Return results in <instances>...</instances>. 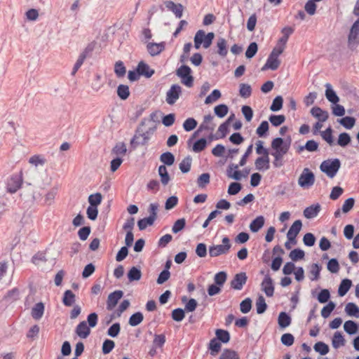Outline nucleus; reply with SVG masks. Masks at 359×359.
<instances>
[{
  "mask_svg": "<svg viewBox=\"0 0 359 359\" xmlns=\"http://www.w3.org/2000/svg\"><path fill=\"white\" fill-rule=\"evenodd\" d=\"M156 130V123L153 116L150 118H144L142 120L140 125L137 128L135 134L131 140L132 145H144L151 139V136Z\"/></svg>",
  "mask_w": 359,
  "mask_h": 359,
  "instance_id": "1",
  "label": "nucleus"
},
{
  "mask_svg": "<svg viewBox=\"0 0 359 359\" xmlns=\"http://www.w3.org/2000/svg\"><path fill=\"white\" fill-rule=\"evenodd\" d=\"M271 146V155L274 158L273 165L275 168H280L283 165V157L290 149V141L286 142L281 137H276L272 140Z\"/></svg>",
  "mask_w": 359,
  "mask_h": 359,
  "instance_id": "2",
  "label": "nucleus"
},
{
  "mask_svg": "<svg viewBox=\"0 0 359 359\" xmlns=\"http://www.w3.org/2000/svg\"><path fill=\"white\" fill-rule=\"evenodd\" d=\"M340 166L341 162L338 158L327 159L321 163L320 169L327 177L333 178L337 175Z\"/></svg>",
  "mask_w": 359,
  "mask_h": 359,
  "instance_id": "3",
  "label": "nucleus"
},
{
  "mask_svg": "<svg viewBox=\"0 0 359 359\" xmlns=\"http://www.w3.org/2000/svg\"><path fill=\"white\" fill-rule=\"evenodd\" d=\"M214 37L215 34L213 32H209L205 34L203 30H198L194 36V47L198 49L203 44L204 48H208L212 44Z\"/></svg>",
  "mask_w": 359,
  "mask_h": 359,
  "instance_id": "4",
  "label": "nucleus"
},
{
  "mask_svg": "<svg viewBox=\"0 0 359 359\" xmlns=\"http://www.w3.org/2000/svg\"><path fill=\"white\" fill-rule=\"evenodd\" d=\"M222 244L212 245L209 247V255L211 257H215L229 253L231 247L230 239L227 236H225L222 238Z\"/></svg>",
  "mask_w": 359,
  "mask_h": 359,
  "instance_id": "5",
  "label": "nucleus"
},
{
  "mask_svg": "<svg viewBox=\"0 0 359 359\" xmlns=\"http://www.w3.org/2000/svg\"><path fill=\"white\" fill-rule=\"evenodd\" d=\"M191 74V69L187 65H182L176 72L177 76L181 79L182 83L189 88L191 87L194 83V77Z\"/></svg>",
  "mask_w": 359,
  "mask_h": 359,
  "instance_id": "6",
  "label": "nucleus"
},
{
  "mask_svg": "<svg viewBox=\"0 0 359 359\" xmlns=\"http://www.w3.org/2000/svg\"><path fill=\"white\" fill-rule=\"evenodd\" d=\"M314 182V174L309 168H304L298 179V184L303 189H309Z\"/></svg>",
  "mask_w": 359,
  "mask_h": 359,
  "instance_id": "7",
  "label": "nucleus"
},
{
  "mask_svg": "<svg viewBox=\"0 0 359 359\" xmlns=\"http://www.w3.org/2000/svg\"><path fill=\"white\" fill-rule=\"evenodd\" d=\"M359 45V19L351 26L348 37V46L354 50Z\"/></svg>",
  "mask_w": 359,
  "mask_h": 359,
  "instance_id": "8",
  "label": "nucleus"
},
{
  "mask_svg": "<svg viewBox=\"0 0 359 359\" xmlns=\"http://www.w3.org/2000/svg\"><path fill=\"white\" fill-rule=\"evenodd\" d=\"M182 94V88L177 84H173L166 93V102L170 104H174Z\"/></svg>",
  "mask_w": 359,
  "mask_h": 359,
  "instance_id": "9",
  "label": "nucleus"
},
{
  "mask_svg": "<svg viewBox=\"0 0 359 359\" xmlns=\"http://www.w3.org/2000/svg\"><path fill=\"white\" fill-rule=\"evenodd\" d=\"M302 227V222L301 220H296L290 226L287 233V239H288L292 245L297 243L296 238L300 232Z\"/></svg>",
  "mask_w": 359,
  "mask_h": 359,
  "instance_id": "10",
  "label": "nucleus"
},
{
  "mask_svg": "<svg viewBox=\"0 0 359 359\" xmlns=\"http://www.w3.org/2000/svg\"><path fill=\"white\" fill-rule=\"evenodd\" d=\"M247 279L248 277L245 273L241 272L236 273L231 281V287L234 290H241L243 285H245Z\"/></svg>",
  "mask_w": 359,
  "mask_h": 359,
  "instance_id": "11",
  "label": "nucleus"
},
{
  "mask_svg": "<svg viewBox=\"0 0 359 359\" xmlns=\"http://www.w3.org/2000/svg\"><path fill=\"white\" fill-rule=\"evenodd\" d=\"M123 292L121 290H116L110 293L107 301V309L111 311L116 306L118 302L122 298Z\"/></svg>",
  "mask_w": 359,
  "mask_h": 359,
  "instance_id": "12",
  "label": "nucleus"
},
{
  "mask_svg": "<svg viewBox=\"0 0 359 359\" xmlns=\"http://www.w3.org/2000/svg\"><path fill=\"white\" fill-rule=\"evenodd\" d=\"M22 177L19 175H15L10 177L7 182V189L10 193L16 192L21 187Z\"/></svg>",
  "mask_w": 359,
  "mask_h": 359,
  "instance_id": "13",
  "label": "nucleus"
},
{
  "mask_svg": "<svg viewBox=\"0 0 359 359\" xmlns=\"http://www.w3.org/2000/svg\"><path fill=\"white\" fill-rule=\"evenodd\" d=\"M93 48L91 45H88L85 50L80 53L74 67L72 72V75H74L76 72L79 70V69L81 67V65L83 64L86 58L87 57L88 55L93 50Z\"/></svg>",
  "mask_w": 359,
  "mask_h": 359,
  "instance_id": "14",
  "label": "nucleus"
},
{
  "mask_svg": "<svg viewBox=\"0 0 359 359\" xmlns=\"http://www.w3.org/2000/svg\"><path fill=\"white\" fill-rule=\"evenodd\" d=\"M262 290L264 292L267 297H272L274 293V286L273 280L269 274L266 275L261 284Z\"/></svg>",
  "mask_w": 359,
  "mask_h": 359,
  "instance_id": "15",
  "label": "nucleus"
},
{
  "mask_svg": "<svg viewBox=\"0 0 359 359\" xmlns=\"http://www.w3.org/2000/svg\"><path fill=\"white\" fill-rule=\"evenodd\" d=\"M214 117L211 114L205 115L203 117V121L198 128V130H208L213 132L215 128V123H213Z\"/></svg>",
  "mask_w": 359,
  "mask_h": 359,
  "instance_id": "16",
  "label": "nucleus"
},
{
  "mask_svg": "<svg viewBox=\"0 0 359 359\" xmlns=\"http://www.w3.org/2000/svg\"><path fill=\"white\" fill-rule=\"evenodd\" d=\"M165 43H148L147 45V49L148 53L151 56H156L159 55L165 49Z\"/></svg>",
  "mask_w": 359,
  "mask_h": 359,
  "instance_id": "17",
  "label": "nucleus"
},
{
  "mask_svg": "<svg viewBox=\"0 0 359 359\" xmlns=\"http://www.w3.org/2000/svg\"><path fill=\"white\" fill-rule=\"evenodd\" d=\"M76 334L81 339H86L90 334V329L87 325V322L83 320L79 323L75 330Z\"/></svg>",
  "mask_w": 359,
  "mask_h": 359,
  "instance_id": "18",
  "label": "nucleus"
},
{
  "mask_svg": "<svg viewBox=\"0 0 359 359\" xmlns=\"http://www.w3.org/2000/svg\"><path fill=\"white\" fill-rule=\"evenodd\" d=\"M280 64V61L278 57L270 54L266 62L262 67V71H265L266 69L276 70L278 68Z\"/></svg>",
  "mask_w": 359,
  "mask_h": 359,
  "instance_id": "19",
  "label": "nucleus"
},
{
  "mask_svg": "<svg viewBox=\"0 0 359 359\" xmlns=\"http://www.w3.org/2000/svg\"><path fill=\"white\" fill-rule=\"evenodd\" d=\"M255 168L259 171L267 170L270 168L269 156L258 157L255 162Z\"/></svg>",
  "mask_w": 359,
  "mask_h": 359,
  "instance_id": "20",
  "label": "nucleus"
},
{
  "mask_svg": "<svg viewBox=\"0 0 359 359\" xmlns=\"http://www.w3.org/2000/svg\"><path fill=\"white\" fill-rule=\"evenodd\" d=\"M311 114L320 122H325L329 118L328 112L327 111L323 110L320 107H313L311 109Z\"/></svg>",
  "mask_w": 359,
  "mask_h": 359,
  "instance_id": "21",
  "label": "nucleus"
},
{
  "mask_svg": "<svg viewBox=\"0 0 359 359\" xmlns=\"http://www.w3.org/2000/svg\"><path fill=\"white\" fill-rule=\"evenodd\" d=\"M166 8L172 11L177 18H180L182 16L183 6L181 4H175L172 1L165 2Z\"/></svg>",
  "mask_w": 359,
  "mask_h": 359,
  "instance_id": "22",
  "label": "nucleus"
},
{
  "mask_svg": "<svg viewBox=\"0 0 359 359\" xmlns=\"http://www.w3.org/2000/svg\"><path fill=\"white\" fill-rule=\"evenodd\" d=\"M320 211V205L319 203L313 204L304 210V216L307 219L316 217Z\"/></svg>",
  "mask_w": 359,
  "mask_h": 359,
  "instance_id": "23",
  "label": "nucleus"
},
{
  "mask_svg": "<svg viewBox=\"0 0 359 359\" xmlns=\"http://www.w3.org/2000/svg\"><path fill=\"white\" fill-rule=\"evenodd\" d=\"M239 166L240 165L238 164H230L226 170L227 176L229 178L233 179L235 180H241L242 178V175L241 172L238 170Z\"/></svg>",
  "mask_w": 359,
  "mask_h": 359,
  "instance_id": "24",
  "label": "nucleus"
},
{
  "mask_svg": "<svg viewBox=\"0 0 359 359\" xmlns=\"http://www.w3.org/2000/svg\"><path fill=\"white\" fill-rule=\"evenodd\" d=\"M137 69L140 76H144L146 78H150L154 74V70L142 61L139 62Z\"/></svg>",
  "mask_w": 359,
  "mask_h": 359,
  "instance_id": "25",
  "label": "nucleus"
},
{
  "mask_svg": "<svg viewBox=\"0 0 359 359\" xmlns=\"http://www.w3.org/2000/svg\"><path fill=\"white\" fill-rule=\"evenodd\" d=\"M265 219L262 215L257 217L250 224V229L252 232L256 233L259 231L264 225Z\"/></svg>",
  "mask_w": 359,
  "mask_h": 359,
  "instance_id": "26",
  "label": "nucleus"
},
{
  "mask_svg": "<svg viewBox=\"0 0 359 359\" xmlns=\"http://www.w3.org/2000/svg\"><path fill=\"white\" fill-rule=\"evenodd\" d=\"M325 97L332 104H337L339 101V98L335 91L332 89L330 83H327L325 85Z\"/></svg>",
  "mask_w": 359,
  "mask_h": 359,
  "instance_id": "27",
  "label": "nucleus"
},
{
  "mask_svg": "<svg viewBox=\"0 0 359 359\" xmlns=\"http://www.w3.org/2000/svg\"><path fill=\"white\" fill-rule=\"evenodd\" d=\"M217 53L222 57L226 56L228 53L227 41L224 38H219L217 41Z\"/></svg>",
  "mask_w": 359,
  "mask_h": 359,
  "instance_id": "28",
  "label": "nucleus"
},
{
  "mask_svg": "<svg viewBox=\"0 0 359 359\" xmlns=\"http://www.w3.org/2000/svg\"><path fill=\"white\" fill-rule=\"evenodd\" d=\"M321 271V266L318 264H313L310 266L309 271V277L311 280H318L320 278V273Z\"/></svg>",
  "mask_w": 359,
  "mask_h": 359,
  "instance_id": "29",
  "label": "nucleus"
},
{
  "mask_svg": "<svg viewBox=\"0 0 359 359\" xmlns=\"http://www.w3.org/2000/svg\"><path fill=\"white\" fill-rule=\"evenodd\" d=\"M44 305L39 302L34 305L32 309V316L35 320H39L43 315Z\"/></svg>",
  "mask_w": 359,
  "mask_h": 359,
  "instance_id": "30",
  "label": "nucleus"
},
{
  "mask_svg": "<svg viewBox=\"0 0 359 359\" xmlns=\"http://www.w3.org/2000/svg\"><path fill=\"white\" fill-rule=\"evenodd\" d=\"M158 172L161 177V182L163 186H166L169 183L170 178L165 165H160L158 169Z\"/></svg>",
  "mask_w": 359,
  "mask_h": 359,
  "instance_id": "31",
  "label": "nucleus"
},
{
  "mask_svg": "<svg viewBox=\"0 0 359 359\" xmlns=\"http://www.w3.org/2000/svg\"><path fill=\"white\" fill-rule=\"evenodd\" d=\"M278 325L281 328H285L291 324V318L285 312H280L278 318Z\"/></svg>",
  "mask_w": 359,
  "mask_h": 359,
  "instance_id": "32",
  "label": "nucleus"
},
{
  "mask_svg": "<svg viewBox=\"0 0 359 359\" xmlns=\"http://www.w3.org/2000/svg\"><path fill=\"white\" fill-rule=\"evenodd\" d=\"M127 276L129 281H137L142 277V272L137 267L133 266L128 272Z\"/></svg>",
  "mask_w": 359,
  "mask_h": 359,
  "instance_id": "33",
  "label": "nucleus"
},
{
  "mask_svg": "<svg viewBox=\"0 0 359 359\" xmlns=\"http://www.w3.org/2000/svg\"><path fill=\"white\" fill-rule=\"evenodd\" d=\"M75 294L72 290H67L64 292L62 302L66 306H71L75 302Z\"/></svg>",
  "mask_w": 359,
  "mask_h": 359,
  "instance_id": "34",
  "label": "nucleus"
},
{
  "mask_svg": "<svg viewBox=\"0 0 359 359\" xmlns=\"http://www.w3.org/2000/svg\"><path fill=\"white\" fill-rule=\"evenodd\" d=\"M351 280L349 279H344L339 287L338 289V294L340 297L344 296L348 291L349 290L350 287H351Z\"/></svg>",
  "mask_w": 359,
  "mask_h": 359,
  "instance_id": "35",
  "label": "nucleus"
},
{
  "mask_svg": "<svg viewBox=\"0 0 359 359\" xmlns=\"http://www.w3.org/2000/svg\"><path fill=\"white\" fill-rule=\"evenodd\" d=\"M332 346L334 348H338L343 346L345 344V340L343 335L339 332H336L332 338Z\"/></svg>",
  "mask_w": 359,
  "mask_h": 359,
  "instance_id": "36",
  "label": "nucleus"
},
{
  "mask_svg": "<svg viewBox=\"0 0 359 359\" xmlns=\"http://www.w3.org/2000/svg\"><path fill=\"white\" fill-rule=\"evenodd\" d=\"M143 319V314L141 312H136L129 318L128 323L130 326L135 327L140 325Z\"/></svg>",
  "mask_w": 359,
  "mask_h": 359,
  "instance_id": "37",
  "label": "nucleus"
},
{
  "mask_svg": "<svg viewBox=\"0 0 359 359\" xmlns=\"http://www.w3.org/2000/svg\"><path fill=\"white\" fill-rule=\"evenodd\" d=\"M341 126L346 129H351L353 128L355 123V119L351 116H345L337 121Z\"/></svg>",
  "mask_w": 359,
  "mask_h": 359,
  "instance_id": "38",
  "label": "nucleus"
},
{
  "mask_svg": "<svg viewBox=\"0 0 359 359\" xmlns=\"http://www.w3.org/2000/svg\"><path fill=\"white\" fill-rule=\"evenodd\" d=\"M160 161L164 163L165 165H172L175 162L174 155L169 151L163 153L160 156Z\"/></svg>",
  "mask_w": 359,
  "mask_h": 359,
  "instance_id": "39",
  "label": "nucleus"
},
{
  "mask_svg": "<svg viewBox=\"0 0 359 359\" xmlns=\"http://www.w3.org/2000/svg\"><path fill=\"white\" fill-rule=\"evenodd\" d=\"M156 219L151 217H144L137 222V226L140 231L144 230L147 226L154 224Z\"/></svg>",
  "mask_w": 359,
  "mask_h": 359,
  "instance_id": "40",
  "label": "nucleus"
},
{
  "mask_svg": "<svg viewBox=\"0 0 359 359\" xmlns=\"http://www.w3.org/2000/svg\"><path fill=\"white\" fill-rule=\"evenodd\" d=\"M117 95L121 100H126L130 95L129 87L127 85H119L117 88Z\"/></svg>",
  "mask_w": 359,
  "mask_h": 359,
  "instance_id": "41",
  "label": "nucleus"
},
{
  "mask_svg": "<svg viewBox=\"0 0 359 359\" xmlns=\"http://www.w3.org/2000/svg\"><path fill=\"white\" fill-rule=\"evenodd\" d=\"M318 149V144L315 140H308L305 145L301 146L299 149V151H302L304 149L307 150L308 151H316Z\"/></svg>",
  "mask_w": 359,
  "mask_h": 359,
  "instance_id": "42",
  "label": "nucleus"
},
{
  "mask_svg": "<svg viewBox=\"0 0 359 359\" xmlns=\"http://www.w3.org/2000/svg\"><path fill=\"white\" fill-rule=\"evenodd\" d=\"M345 311L350 316L359 317V308L353 303H348Z\"/></svg>",
  "mask_w": 359,
  "mask_h": 359,
  "instance_id": "43",
  "label": "nucleus"
},
{
  "mask_svg": "<svg viewBox=\"0 0 359 359\" xmlns=\"http://www.w3.org/2000/svg\"><path fill=\"white\" fill-rule=\"evenodd\" d=\"M215 334L217 339L222 343H227L230 340V334L226 330L219 329L216 330Z\"/></svg>",
  "mask_w": 359,
  "mask_h": 359,
  "instance_id": "44",
  "label": "nucleus"
},
{
  "mask_svg": "<svg viewBox=\"0 0 359 359\" xmlns=\"http://www.w3.org/2000/svg\"><path fill=\"white\" fill-rule=\"evenodd\" d=\"M114 72L118 78L123 77L126 75V69L122 61H118L115 63Z\"/></svg>",
  "mask_w": 359,
  "mask_h": 359,
  "instance_id": "45",
  "label": "nucleus"
},
{
  "mask_svg": "<svg viewBox=\"0 0 359 359\" xmlns=\"http://www.w3.org/2000/svg\"><path fill=\"white\" fill-rule=\"evenodd\" d=\"M267 305L263 296H259L256 302V309L258 314H262L266 310Z\"/></svg>",
  "mask_w": 359,
  "mask_h": 359,
  "instance_id": "46",
  "label": "nucleus"
},
{
  "mask_svg": "<svg viewBox=\"0 0 359 359\" xmlns=\"http://www.w3.org/2000/svg\"><path fill=\"white\" fill-rule=\"evenodd\" d=\"M344 329L348 334H353L357 332L358 325L355 322L352 320H348L345 322L344 325Z\"/></svg>",
  "mask_w": 359,
  "mask_h": 359,
  "instance_id": "47",
  "label": "nucleus"
},
{
  "mask_svg": "<svg viewBox=\"0 0 359 359\" xmlns=\"http://www.w3.org/2000/svg\"><path fill=\"white\" fill-rule=\"evenodd\" d=\"M104 83L102 81V76L99 74H96L91 83L93 90L95 92L99 91L103 86Z\"/></svg>",
  "mask_w": 359,
  "mask_h": 359,
  "instance_id": "48",
  "label": "nucleus"
},
{
  "mask_svg": "<svg viewBox=\"0 0 359 359\" xmlns=\"http://www.w3.org/2000/svg\"><path fill=\"white\" fill-rule=\"evenodd\" d=\"M191 165V158L187 156L184 158L179 165V168L182 172L187 173L190 170Z\"/></svg>",
  "mask_w": 359,
  "mask_h": 359,
  "instance_id": "49",
  "label": "nucleus"
},
{
  "mask_svg": "<svg viewBox=\"0 0 359 359\" xmlns=\"http://www.w3.org/2000/svg\"><path fill=\"white\" fill-rule=\"evenodd\" d=\"M351 137L347 133H340L337 140V144L342 147H346L351 142Z\"/></svg>",
  "mask_w": 359,
  "mask_h": 359,
  "instance_id": "50",
  "label": "nucleus"
},
{
  "mask_svg": "<svg viewBox=\"0 0 359 359\" xmlns=\"http://www.w3.org/2000/svg\"><path fill=\"white\" fill-rule=\"evenodd\" d=\"M221 93L219 90L215 89L205 100V104H210L216 102L221 97Z\"/></svg>",
  "mask_w": 359,
  "mask_h": 359,
  "instance_id": "51",
  "label": "nucleus"
},
{
  "mask_svg": "<svg viewBox=\"0 0 359 359\" xmlns=\"http://www.w3.org/2000/svg\"><path fill=\"white\" fill-rule=\"evenodd\" d=\"M269 121L273 126H279L285 121L284 115L271 114L269 118Z\"/></svg>",
  "mask_w": 359,
  "mask_h": 359,
  "instance_id": "52",
  "label": "nucleus"
},
{
  "mask_svg": "<svg viewBox=\"0 0 359 359\" xmlns=\"http://www.w3.org/2000/svg\"><path fill=\"white\" fill-rule=\"evenodd\" d=\"M197 121L194 118H188L183 123V128L185 131L193 130L197 126Z\"/></svg>",
  "mask_w": 359,
  "mask_h": 359,
  "instance_id": "53",
  "label": "nucleus"
},
{
  "mask_svg": "<svg viewBox=\"0 0 359 359\" xmlns=\"http://www.w3.org/2000/svg\"><path fill=\"white\" fill-rule=\"evenodd\" d=\"M313 348L315 351L319 353L320 355H326L329 352V346L322 341L316 343Z\"/></svg>",
  "mask_w": 359,
  "mask_h": 359,
  "instance_id": "54",
  "label": "nucleus"
},
{
  "mask_svg": "<svg viewBox=\"0 0 359 359\" xmlns=\"http://www.w3.org/2000/svg\"><path fill=\"white\" fill-rule=\"evenodd\" d=\"M227 278V274L224 271L217 273L214 277L215 283L219 286L222 287Z\"/></svg>",
  "mask_w": 359,
  "mask_h": 359,
  "instance_id": "55",
  "label": "nucleus"
},
{
  "mask_svg": "<svg viewBox=\"0 0 359 359\" xmlns=\"http://www.w3.org/2000/svg\"><path fill=\"white\" fill-rule=\"evenodd\" d=\"M209 348L210 350V354L215 355L220 351L221 344L217 339H212L210 341Z\"/></svg>",
  "mask_w": 359,
  "mask_h": 359,
  "instance_id": "56",
  "label": "nucleus"
},
{
  "mask_svg": "<svg viewBox=\"0 0 359 359\" xmlns=\"http://www.w3.org/2000/svg\"><path fill=\"white\" fill-rule=\"evenodd\" d=\"M228 107L224 104L216 106L214 109L215 114L219 118L224 117L228 113Z\"/></svg>",
  "mask_w": 359,
  "mask_h": 359,
  "instance_id": "57",
  "label": "nucleus"
},
{
  "mask_svg": "<svg viewBox=\"0 0 359 359\" xmlns=\"http://www.w3.org/2000/svg\"><path fill=\"white\" fill-rule=\"evenodd\" d=\"M283 97L280 95L276 96L270 107V109L272 111H278L283 107Z\"/></svg>",
  "mask_w": 359,
  "mask_h": 359,
  "instance_id": "58",
  "label": "nucleus"
},
{
  "mask_svg": "<svg viewBox=\"0 0 359 359\" xmlns=\"http://www.w3.org/2000/svg\"><path fill=\"white\" fill-rule=\"evenodd\" d=\"M252 308V300L248 297L243 300L240 304V310L243 313H248Z\"/></svg>",
  "mask_w": 359,
  "mask_h": 359,
  "instance_id": "59",
  "label": "nucleus"
},
{
  "mask_svg": "<svg viewBox=\"0 0 359 359\" xmlns=\"http://www.w3.org/2000/svg\"><path fill=\"white\" fill-rule=\"evenodd\" d=\"M239 93L242 97H244V98L249 97L252 93V88H251L250 86L248 84H245V83H241L240 85Z\"/></svg>",
  "mask_w": 359,
  "mask_h": 359,
  "instance_id": "60",
  "label": "nucleus"
},
{
  "mask_svg": "<svg viewBox=\"0 0 359 359\" xmlns=\"http://www.w3.org/2000/svg\"><path fill=\"white\" fill-rule=\"evenodd\" d=\"M90 206L97 207L102 202V195L100 193L91 194L88 197Z\"/></svg>",
  "mask_w": 359,
  "mask_h": 359,
  "instance_id": "61",
  "label": "nucleus"
},
{
  "mask_svg": "<svg viewBox=\"0 0 359 359\" xmlns=\"http://www.w3.org/2000/svg\"><path fill=\"white\" fill-rule=\"evenodd\" d=\"M219 359H239V357L236 351L230 349H224Z\"/></svg>",
  "mask_w": 359,
  "mask_h": 359,
  "instance_id": "62",
  "label": "nucleus"
},
{
  "mask_svg": "<svg viewBox=\"0 0 359 359\" xmlns=\"http://www.w3.org/2000/svg\"><path fill=\"white\" fill-rule=\"evenodd\" d=\"M335 308V304L333 302H330L326 306H325L321 310V316L324 318H327L330 316L332 311Z\"/></svg>",
  "mask_w": 359,
  "mask_h": 359,
  "instance_id": "63",
  "label": "nucleus"
},
{
  "mask_svg": "<svg viewBox=\"0 0 359 359\" xmlns=\"http://www.w3.org/2000/svg\"><path fill=\"white\" fill-rule=\"evenodd\" d=\"M269 130V123L266 121H263L256 130L257 135L262 137H264Z\"/></svg>",
  "mask_w": 359,
  "mask_h": 359,
  "instance_id": "64",
  "label": "nucleus"
}]
</instances>
